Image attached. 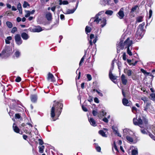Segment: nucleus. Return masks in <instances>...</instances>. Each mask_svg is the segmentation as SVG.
I'll return each instance as SVG.
<instances>
[{"label":"nucleus","mask_w":155,"mask_h":155,"mask_svg":"<svg viewBox=\"0 0 155 155\" xmlns=\"http://www.w3.org/2000/svg\"><path fill=\"white\" fill-rule=\"evenodd\" d=\"M21 80V78L20 77H17L15 80V81L18 82H20Z\"/></svg>","instance_id":"54"},{"label":"nucleus","mask_w":155,"mask_h":155,"mask_svg":"<svg viewBox=\"0 0 155 155\" xmlns=\"http://www.w3.org/2000/svg\"><path fill=\"white\" fill-rule=\"evenodd\" d=\"M138 154V150L137 148L133 149L131 151L132 155H137Z\"/></svg>","instance_id":"24"},{"label":"nucleus","mask_w":155,"mask_h":155,"mask_svg":"<svg viewBox=\"0 0 155 155\" xmlns=\"http://www.w3.org/2000/svg\"><path fill=\"white\" fill-rule=\"evenodd\" d=\"M91 28L88 26H87L85 28V31L86 34L90 33L91 31Z\"/></svg>","instance_id":"31"},{"label":"nucleus","mask_w":155,"mask_h":155,"mask_svg":"<svg viewBox=\"0 0 155 155\" xmlns=\"http://www.w3.org/2000/svg\"><path fill=\"white\" fill-rule=\"evenodd\" d=\"M127 61L128 64L129 65H131V64L132 63L131 62H133V60H131L130 59H127Z\"/></svg>","instance_id":"57"},{"label":"nucleus","mask_w":155,"mask_h":155,"mask_svg":"<svg viewBox=\"0 0 155 155\" xmlns=\"http://www.w3.org/2000/svg\"><path fill=\"white\" fill-rule=\"evenodd\" d=\"M22 126L24 127L23 130L26 134L31 135L32 131L31 128L33 127L32 124L31 123H27L26 124H22Z\"/></svg>","instance_id":"6"},{"label":"nucleus","mask_w":155,"mask_h":155,"mask_svg":"<svg viewBox=\"0 0 155 155\" xmlns=\"http://www.w3.org/2000/svg\"><path fill=\"white\" fill-rule=\"evenodd\" d=\"M137 9H139L138 8V7L137 5H136L135 6H134V7H133L131 10H136Z\"/></svg>","instance_id":"60"},{"label":"nucleus","mask_w":155,"mask_h":155,"mask_svg":"<svg viewBox=\"0 0 155 155\" xmlns=\"http://www.w3.org/2000/svg\"><path fill=\"white\" fill-rule=\"evenodd\" d=\"M88 120L91 124L92 126L95 127L97 125L96 121L93 118H90V119L88 118Z\"/></svg>","instance_id":"17"},{"label":"nucleus","mask_w":155,"mask_h":155,"mask_svg":"<svg viewBox=\"0 0 155 155\" xmlns=\"http://www.w3.org/2000/svg\"><path fill=\"white\" fill-rule=\"evenodd\" d=\"M117 64L118 66V69L120 70V68L121 67V62H120V61H118L117 62Z\"/></svg>","instance_id":"52"},{"label":"nucleus","mask_w":155,"mask_h":155,"mask_svg":"<svg viewBox=\"0 0 155 155\" xmlns=\"http://www.w3.org/2000/svg\"><path fill=\"white\" fill-rule=\"evenodd\" d=\"M21 36L22 38L25 40H27L29 38V36L25 32H23L21 34Z\"/></svg>","instance_id":"12"},{"label":"nucleus","mask_w":155,"mask_h":155,"mask_svg":"<svg viewBox=\"0 0 155 155\" xmlns=\"http://www.w3.org/2000/svg\"><path fill=\"white\" fill-rule=\"evenodd\" d=\"M122 103L124 106H129L131 102L130 101H128L127 99L124 98L122 100Z\"/></svg>","instance_id":"11"},{"label":"nucleus","mask_w":155,"mask_h":155,"mask_svg":"<svg viewBox=\"0 0 155 155\" xmlns=\"http://www.w3.org/2000/svg\"><path fill=\"white\" fill-rule=\"evenodd\" d=\"M141 71L145 75H150V73L147 72L146 71L143 69H141Z\"/></svg>","instance_id":"34"},{"label":"nucleus","mask_w":155,"mask_h":155,"mask_svg":"<svg viewBox=\"0 0 155 155\" xmlns=\"http://www.w3.org/2000/svg\"><path fill=\"white\" fill-rule=\"evenodd\" d=\"M112 129L113 130L114 132H115V134L117 132V128L116 127L113 126L112 127Z\"/></svg>","instance_id":"45"},{"label":"nucleus","mask_w":155,"mask_h":155,"mask_svg":"<svg viewBox=\"0 0 155 155\" xmlns=\"http://www.w3.org/2000/svg\"><path fill=\"white\" fill-rule=\"evenodd\" d=\"M152 14V10H149V16L148 17V18L147 19V22L148 21V20H149L151 17Z\"/></svg>","instance_id":"43"},{"label":"nucleus","mask_w":155,"mask_h":155,"mask_svg":"<svg viewBox=\"0 0 155 155\" xmlns=\"http://www.w3.org/2000/svg\"><path fill=\"white\" fill-rule=\"evenodd\" d=\"M141 100L144 101V102L147 101V98L145 97L141 98Z\"/></svg>","instance_id":"63"},{"label":"nucleus","mask_w":155,"mask_h":155,"mask_svg":"<svg viewBox=\"0 0 155 155\" xmlns=\"http://www.w3.org/2000/svg\"><path fill=\"white\" fill-rule=\"evenodd\" d=\"M31 101L35 103L36 102L37 99V96L36 94H33L31 96Z\"/></svg>","instance_id":"19"},{"label":"nucleus","mask_w":155,"mask_h":155,"mask_svg":"<svg viewBox=\"0 0 155 155\" xmlns=\"http://www.w3.org/2000/svg\"><path fill=\"white\" fill-rule=\"evenodd\" d=\"M42 30L41 28L39 26H37L32 30L33 31L35 32H39L41 31Z\"/></svg>","instance_id":"20"},{"label":"nucleus","mask_w":155,"mask_h":155,"mask_svg":"<svg viewBox=\"0 0 155 155\" xmlns=\"http://www.w3.org/2000/svg\"><path fill=\"white\" fill-rule=\"evenodd\" d=\"M148 134L149 136L153 140H155V137L150 132H148Z\"/></svg>","instance_id":"44"},{"label":"nucleus","mask_w":155,"mask_h":155,"mask_svg":"<svg viewBox=\"0 0 155 155\" xmlns=\"http://www.w3.org/2000/svg\"><path fill=\"white\" fill-rule=\"evenodd\" d=\"M118 16L119 18L120 19H122L124 16V12L122 10H120L119 12H118Z\"/></svg>","instance_id":"22"},{"label":"nucleus","mask_w":155,"mask_h":155,"mask_svg":"<svg viewBox=\"0 0 155 155\" xmlns=\"http://www.w3.org/2000/svg\"><path fill=\"white\" fill-rule=\"evenodd\" d=\"M25 13L26 14L25 15V17H28L30 15L31 12L28 10H27L25 11Z\"/></svg>","instance_id":"42"},{"label":"nucleus","mask_w":155,"mask_h":155,"mask_svg":"<svg viewBox=\"0 0 155 155\" xmlns=\"http://www.w3.org/2000/svg\"><path fill=\"white\" fill-rule=\"evenodd\" d=\"M21 115L19 114H16L15 115V117L16 119H19L20 118Z\"/></svg>","instance_id":"50"},{"label":"nucleus","mask_w":155,"mask_h":155,"mask_svg":"<svg viewBox=\"0 0 155 155\" xmlns=\"http://www.w3.org/2000/svg\"><path fill=\"white\" fill-rule=\"evenodd\" d=\"M10 49L9 47H6L0 53V57L2 58H6L10 54Z\"/></svg>","instance_id":"7"},{"label":"nucleus","mask_w":155,"mask_h":155,"mask_svg":"<svg viewBox=\"0 0 155 155\" xmlns=\"http://www.w3.org/2000/svg\"><path fill=\"white\" fill-rule=\"evenodd\" d=\"M124 72L129 77L131 76L132 71L131 70L128 69L127 68H125L124 69Z\"/></svg>","instance_id":"13"},{"label":"nucleus","mask_w":155,"mask_h":155,"mask_svg":"<svg viewBox=\"0 0 155 155\" xmlns=\"http://www.w3.org/2000/svg\"><path fill=\"white\" fill-rule=\"evenodd\" d=\"M137 110V108L135 107H133L132 108V111L133 113H134V111H136Z\"/></svg>","instance_id":"59"},{"label":"nucleus","mask_w":155,"mask_h":155,"mask_svg":"<svg viewBox=\"0 0 155 155\" xmlns=\"http://www.w3.org/2000/svg\"><path fill=\"white\" fill-rule=\"evenodd\" d=\"M150 96L153 100H155V94H152Z\"/></svg>","instance_id":"64"},{"label":"nucleus","mask_w":155,"mask_h":155,"mask_svg":"<svg viewBox=\"0 0 155 155\" xmlns=\"http://www.w3.org/2000/svg\"><path fill=\"white\" fill-rule=\"evenodd\" d=\"M130 131V130L127 128L124 129L123 130L124 135L125 136L127 134H129V132Z\"/></svg>","instance_id":"26"},{"label":"nucleus","mask_w":155,"mask_h":155,"mask_svg":"<svg viewBox=\"0 0 155 155\" xmlns=\"http://www.w3.org/2000/svg\"><path fill=\"white\" fill-rule=\"evenodd\" d=\"M109 76L110 80L114 82L115 83L114 80L117 79V77L115 76L112 73H111V71H109Z\"/></svg>","instance_id":"16"},{"label":"nucleus","mask_w":155,"mask_h":155,"mask_svg":"<svg viewBox=\"0 0 155 155\" xmlns=\"http://www.w3.org/2000/svg\"><path fill=\"white\" fill-rule=\"evenodd\" d=\"M133 44V41L132 40H130L129 38H127L126 41L124 42V46H126L125 48H127V53L130 56L132 55L131 50L132 49L131 45Z\"/></svg>","instance_id":"5"},{"label":"nucleus","mask_w":155,"mask_h":155,"mask_svg":"<svg viewBox=\"0 0 155 155\" xmlns=\"http://www.w3.org/2000/svg\"><path fill=\"white\" fill-rule=\"evenodd\" d=\"M121 79L123 84L124 85H126L127 84V81L124 74H123L121 75Z\"/></svg>","instance_id":"10"},{"label":"nucleus","mask_w":155,"mask_h":155,"mask_svg":"<svg viewBox=\"0 0 155 155\" xmlns=\"http://www.w3.org/2000/svg\"><path fill=\"white\" fill-rule=\"evenodd\" d=\"M114 149L116 151H118V149L117 147L115 142H114Z\"/></svg>","instance_id":"61"},{"label":"nucleus","mask_w":155,"mask_h":155,"mask_svg":"<svg viewBox=\"0 0 155 155\" xmlns=\"http://www.w3.org/2000/svg\"><path fill=\"white\" fill-rule=\"evenodd\" d=\"M47 79L48 80H50L52 82H54L55 81L54 76L52 74L50 73H49L48 74Z\"/></svg>","instance_id":"14"},{"label":"nucleus","mask_w":155,"mask_h":155,"mask_svg":"<svg viewBox=\"0 0 155 155\" xmlns=\"http://www.w3.org/2000/svg\"><path fill=\"white\" fill-rule=\"evenodd\" d=\"M124 43H123V40H120L118 44H117V53H119L120 49L123 50L124 47L125 48L126 46H124Z\"/></svg>","instance_id":"9"},{"label":"nucleus","mask_w":155,"mask_h":155,"mask_svg":"<svg viewBox=\"0 0 155 155\" xmlns=\"http://www.w3.org/2000/svg\"><path fill=\"white\" fill-rule=\"evenodd\" d=\"M92 114L93 116H95L97 115L98 117L99 118H101V116H100L99 114L98 113V112L95 110H93Z\"/></svg>","instance_id":"32"},{"label":"nucleus","mask_w":155,"mask_h":155,"mask_svg":"<svg viewBox=\"0 0 155 155\" xmlns=\"http://www.w3.org/2000/svg\"><path fill=\"white\" fill-rule=\"evenodd\" d=\"M105 13L106 14L111 15L113 13V12L111 10H107L106 12Z\"/></svg>","instance_id":"46"},{"label":"nucleus","mask_w":155,"mask_h":155,"mask_svg":"<svg viewBox=\"0 0 155 155\" xmlns=\"http://www.w3.org/2000/svg\"><path fill=\"white\" fill-rule=\"evenodd\" d=\"M30 6L29 4L26 2L25 1L23 5V6L24 8H25L27 7H29Z\"/></svg>","instance_id":"39"},{"label":"nucleus","mask_w":155,"mask_h":155,"mask_svg":"<svg viewBox=\"0 0 155 155\" xmlns=\"http://www.w3.org/2000/svg\"><path fill=\"white\" fill-rule=\"evenodd\" d=\"M17 31V28L16 27H14L12 30L11 32L13 34H14Z\"/></svg>","instance_id":"49"},{"label":"nucleus","mask_w":155,"mask_h":155,"mask_svg":"<svg viewBox=\"0 0 155 155\" xmlns=\"http://www.w3.org/2000/svg\"><path fill=\"white\" fill-rule=\"evenodd\" d=\"M94 38V35L93 34H91L90 35V40L89 41V45L88 46V47L87 49V50L88 49H90L91 48V46L92 45V40Z\"/></svg>","instance_id":"18"},{"label":"nucleus","mask_w":155,"mask_h":155,"mask_svg":"<svg viewBox=\"0 0 155 155\" xmlns=\"http://www.w3.org/2000/svg\"><path fill=\"white\" fill-rule=\"evenodd\" d=\"M59 5H65L68 4V2L67 1H62V0H59Z\"/></svg>","instance_id":"27"},{"label":"nucleus","mask_w":155,"mask_h":155,"mask_svg":"<svg viewBox=\"0 0 155 155\" xmlns=\"http://www.w3.org/2000/svg\"><path fill=\"white\" fill-rule=\"evenodd\" d=\"M123 59L124 60H126V54L125 53H124L123 55Z\"/></svg>","instance_id":"62"},{"label":"nucleus","mask_w":155,"mask_h":155,"mask_svg":"<svg viewBox=\"0 0 155 155\" xmlns=\"http://www.w3.org/2000/svg\"><path fill=\"white\" fill-rule=\"evenodd\" d=\"M104 13V11L99 12L94 17L92 18L89 22V24L92 27V28H95L99 22L102 28L104 27L106 24V20L105 18H101V15Z\"/></svg>","instance_id":"1"},{"label":"nucleus","mask_w":155,"mask_h":155,"mask_svg":"<svg viewBox=\"0 0 155 155\" xmlns=\"http://www.w3.org/2000/svg\"><path fill=\"white\" fill-rule=\"evenodd\" d=\"M134 124L138 125L141 128H143L146 126L148 124V120L145 117L139 116L138 119L134 118L133 120Z\"/></svg>","instance_id":"3"},{"label":"nucleus","mask_w":155,"mask_h":155,"mask_svg":"<svg viewBox=\"0 0 155 155\" xmlns=\"http://www.w3.org/2000/svg\"><path fill=\"white\" fill-rule=\"evenodd\" d=\"M98 133L100 134L103 137H107V135L105 134V133L103 130H100L98 132Z\"/></svg>","instance_id":"25"},{"label":"nucleus","mask_w":155,"mask_h":155,"mask_svg":"<svg viewBox=\"0 0 155 155\" xmlns=\"http://www.w3.org/2000/svg\"><path fill=\"white\" fill-rule=\"evenodd\" d=\"M145 25V22H143L138 26V29L136 35V37L138 39L141 38L143 35L144 32L143 28Z\"/></svg>","instance_id":"4"},{"label":"nucleus","mask_w":155,"mask_h":155,"mask_svg":"<svg viewBox=\"0 0 155 155\" xmlns=\"http://www.w3.org/2000/svg\"><path fill=\"white\" fill-rule=\"evenodd\" d=\"M39 141V143L40 145H42L44 144V142L42 139H38Z\"/></svg>","instance_id":"51"},{"label":"nucleus","mask_w":155,"mask_h":155,"mask_svg":"<svg viewBox=\"0 0 155 155\" xmlns=\"http://www.w3.org/2000/svg\"><path fill=\"white\" fill-rule=\"evenodd\" d=\"M38 148L39 149V152L40 153H42L45 149V146L44 145H42L41 146L39 147Z\"/></svg>","instance_id":"30"},{"label":"nucleus","mask_w":155,"mask_h":155,"mask_svg":"<svg viewBox=\"0 0 155 155\" xmlns=\"http://www.w3.org/2000/svg\"><path fill=\"white\" fill-rule=\"evenodd\" d=\"M15 56L17 58L21 55V52L18 50H17L14 53Z\"/></svg>","instance_id":"28"},{"label":"nucleus","mask_w":155,"mask_h":155,"mask_svg":"<svg viewBox=\"0 0 155 155\" xmlns=\"http://www.w3.org/2000/svg\"><path fill=\"white\" fill-rule=\"evenodd\" d=\"M15 39L16 44L18 45H21L23 42L21 36L19 34H17L15 35Z\"/></svg>","instance_id":"8"},{"label":"nucleus","mask_w":155,"mask_h":155,"mask_svg":"<svg viewBox=\"0 0 155 155\" xmlns=\"http://www.w3.org/2000/svg\"><path fill=\"white\" fill-rule=\"evenodd\" d=\"M94 101L95 102L98 103L99 102V101L98 98L95 97L94 99Z\"/></svg>","instance_id":"58"},{"label":"nucleus","mask_w":155,"mask_h":155,"mask_svg":"<svg viewBox=\"0 0 155 155\" xmlns=\"http://www.w3.org/2000/svg\"><path fill=\"white\" fill-rule=\"evenodd\" d=\"M82 110H83V111H85V112H87V108L86 107H85L83 105H82Z\"/></svg>","instance_id":"56"},{"label":"nucleus","mask_w":155,"mask_h":155,"mask_svg":"<svg viewBox=\"0 0 155 155\" xmlns=\"http://www.w3.org/2000/svg\"><path fill=\"white\" fill-rule=\"evenodd\" d=\"M126 139L130 142H132L133 141V138L128 135L126 136Z\"/></svg>","instance_id":"35"},{"label":"nucleus","mask_w":155,"mask_h":155,"mask_svg":"<svg viewBox=\"0 0 155 155\" xmlns=\"http://www.w3.org/2000/svg\"><path fill=\"white\" fill-rule=\"evenodd\" d=\"M17 7L18 10H21L22 7L20 3L17 5Z\"/></svg>","instance_id":"53"},{"label":"nucleus","mask_w":155,"mask_h":155,"mask_svg":"<svg viewBox=\"0 0 155 155\" xmlns=\"http://www.w3.org/2000/svg\"><path fill=\"white\" fill-rule=\"evenodd\" d=\"M13 128L14 131L17 133H20V130L19 128L15 125V124H14L13 126Z\"/></svg>","instance_id":"21"},{"label":"nucleus","mask_w":155,"mask_h":155,"mask_svg":"<svg viewBox=\"0 0 155 155\" xmlns=\"http://www.w3.org/2000/svg\"><path fill=\"white\" fill-rule=\"evenodd\" d=\"M59 22V17L58 16V18L55 20V22H54V25H58Z\"/></svg>","instance_id":"48"},{"label":"nucleus","mask_w":155,"mask_h":155,"mask_svg":"<svg viewBox=\"0 0 155 155\" xmlns=\"http://www.w3.org/2000/svg\"><path fill=\"white\" fill-rule=\"evenodd\" d=\"M87 77L88 79V81H90L92 79V77L91 75L89 74H87Z\"/></svg>","instance_id":"47"},{"label":"nucleus","mask_w":155,"mask_h":155,"mask_svg":"<svg viewBox=\"0 0 155 155\" xmlns=\"http://www.w3.org/2000/svg\"><path fill=\"white\" fill-rule=\"evenodd\" d=\"M12 39V38L11 36L7 37L6 39L5 40V42L6 44H8L10 43V41Z\"/></svg>","instance_id":"29"},{"label":"nucleus","mask_w":155,"mask_h":155,"mask_svg":"<svg viewBox=\"0 0 155 155\" xmlns=\"http://www.w3.org/2000/svg\"><path fill=\"white\" fill-rule=\"evenodd\" d=\"M143 17L142 16H139L137 18V21L138 22H141L143 21Z\"/></svg>","instance_id":"40"},{"label":"nucleus","mask_w":155,"mask_h":155,"mask_svg":"<svg viewBox=\"0 0 155 155\" xmlns=\"http://www.w3.org/2000/svg\"><path fill=\"white\" fill-rule=\"evenodd\" d=\"M99 114L100 116H101V117L102 116H104L106 115V113L104 112V110H102L101 112H99L98 113Z\"/></svg>","instance_id":"38"},{"label":"nucleus","mask_w":155,"mask_h":155,"mask_svg":"<svg viewBox=\"0 0 155 155\" xmlns=\"http://www.w3.org/2000/svg\"><path fill=\"white\" fill-rule=\"evenodd\" d=\"M97 151L98 152H100L101 150V148L99 146H97L95 148Z\"/></svg>","instance_id":"55"},{"label":"nucleus","mask_w":155,"mask_h":155,"mask_svg":"<svg viewBox=\"0 0 155 155\" xmlns=\"http://www.w3.org/2000/svg\"><path fill=\"white\" fill-rule=\"evenodd\" d=\"M6 24L7 26L9 28H11L12 27V23L10 21H7L6 22Z\"/></svg>","instance_id":"36"},{"label":"nucleus","mask_w":155,"mask_h":155,"mask_svg":"<svg viewBox=\"0 0 155 155\" xmlns=\"http://www.w3.org/2000/svg\"><path fill=\"white\" fill-rule=\"evenodd\" d=\"M65 14H69L74 13L75 10H62Z\"/></svg>","instance_id":"23"},{"label":"nucleus","mask_w":155,"mask_h":155,"mask_svg":"<svg viewBox=\"0 0 155 155\" xmlns=\"http://www.w3.org/2000/svg\"><path fill=\"white\" fill-rule=\"evenodd\" d=\"M86 51H85V54L83 56V57L81 58V60L80 62V63H79V66H81V64L82 63H83L84 61V57H85V54H86Z\"/></svg>","instance_id":"41"},{"label":"nucleus","mask_w":155,"mask_h":155,"mask_svg":"<svg viewBox=\"0 0 155 155\" xmlns=\"http://www.w3.org/2000/svg\"><path fill=\"white\" fill-rule=\"evenodd\" d=\"M14 109H15L18 112H20L22 110V109L23 110L22 108L18 106L16 107H14Z\"/></svg>","instance_id":"37"},{"label":"nucleus","mask_w":155,"mask_h":155,"mask_svg":"<svg viewBox=\"0 0 155 155\" xmlns=\"http://www.w3.org/2000/svg\"><path fill=\"white\" fill-rule=\"evenodd\" d=\"M54 104L51 108V117L52 118L53 120L54 121L57 119L54 118L55 114V111L56 114V115L58 117L60 115L62 109L63 104L61 103L60 101L56 102V101H54Z\"/></svg>","instance_id":"2"},{"label":"nucleus","mask_w":155,"mask_h":155,"mask_svg":"<svg viewBox=\"0 0 155 155\" xmlns=\"http://www.w3.org/2000/svg\"><path fill=\"white\" fill-rule=\"evenodd\" d=\"M140 131L141 133L143 134H148V131L146 130V129H141L140 130Z\"/></svg>","instance_id":"33"},{"label":"nucleus","mask_w":155,"mask_h":155,"mask_svg":"<svg viewBox=\"0 0 155 155\" xmlns=\"http://www.w3.org/2000/svg\"><path fill=\"white\" fill-rule=\"evenodd\" d=\"M45 18L48 21H51L52 19V15L50 12H47L45 14Z\"/></svg>","instance_id":"15"}]
</instances>
